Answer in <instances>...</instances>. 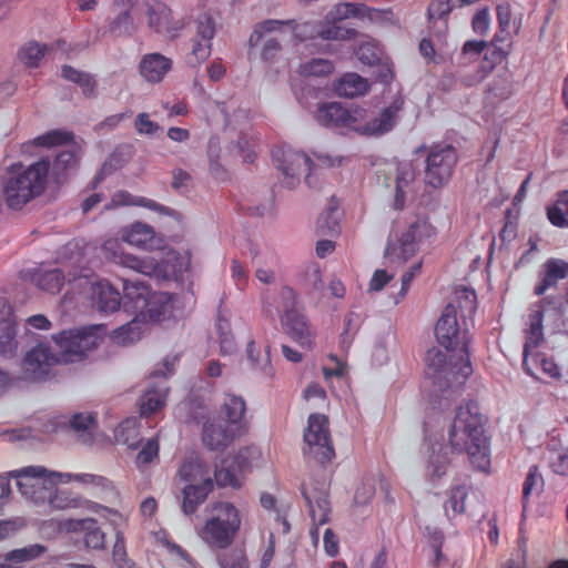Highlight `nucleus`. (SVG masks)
<instances>
[{"instance_id":"obj_1","label":"nucleus","mask_w":568,"mask_h":568,"mask_svg":"<svg viewBox=\"0 0 568 568\" xmlns=\"http://www.w3.org/2000/svg\"><path fill=\"white\" fill-rule=\"evenodd\" d=\"M102 329L103 327L99 325L62 331L52 335L57 349H53L47 341L38 342L22 358L21 367L26 378L43 381L49 376L53 366L81 361L85 357L87 351L98 347L97 332Z\"/></svg>"},{"instance_id":"obj_2","label":"nucleus","mask_w":568,"mask_h":568,"mask_svg":"<svg viewBox=\"0 0 568 568\" xmlns=\"http://www.w3.org/2000/svg\"><path fill=\"white\" fill-rule=\"evenodd\" d=\"M486 417L479 404L469 399L459 405L448 429V442L453 452L467 454L473 468L488 473L490 468V442L487 436Z\"/></svg>"},{"instance_id":"obj_3","label":"nucleus","mask_w":568,"mask_h":568,"mask_svg":"<svg viewBox=\"0 0 568 568\" xmlns=\"http://www.w3.org/2000/svg\"><path fill=\"white\" fill-rule=\"evenodd\" d=\"M50 161L40 159L23 170L11 171L0 182L7 205L22 209L28 202L41 195L45 189Z\"/></svg>"},{"instance_id":"obj_4","label":"nucleus","mask_w":568,"mask_h":568,"mask_svg":"<svg viewBox=\"0 0 568 568\" xmlns=\"http://www.w3.org/2000/svg\"><path fill=\"white\" fill-rule=\"evenodd\" d=\"M435 336L438 344L448 352L459 351L458 361L452 365V371L467 379L473 374L469 359L468 331L462 329L457 322L456 308L453 304L446 305L435 325Z\"/></svg>"},{"instance_id":"obj_5","label":"nucleus","mask_w":568,"mask_h":568,"mask_svg":"<svg viewBox=\"0 0 568 568\" xmlns=\"http://www.w3.org/2000/svg\"><path fill=\"white\" fill-rule=\"evenodd\" d=\"M240 510L229 501H217L212 516L205 521L200 537L213 549H226L235 540L241 528Z\"/></svg>"},{"instance_id":"obj_6","label":"nucleus","mask_w":568,"mask_h":568,"mask_svg":"<svg viewBox=\"0 0 568 568\" xmlns=\"http://www.w3.org/2000/svg\"><path fill=\"white\" fill-rule=\"evenodd\" d=\"M426 150L424 182L433 189H440L450 181L455 172L459 158L458 151L449 143L439 142L429 148L422 144L415 153L419 154Z\"/></svg>"},{"instance_id":"obj_7","label":"nucleus","mask_w":568,"mask_h":568,"mask_svg":"<svg viewBox=\"0 0 568 568\" xmlns=\"http://www.w3.org/2000/svg\"><path fill=\"white\" fill-rule=\"evenodd\" d=\"M33 144L42 148L72 144L71 149L61 151L50 164L52 178L57 183H63L70 171L78 168L81 159V148L74 143V134L68 130H51L33 140Z\"/></svg>"},{"instance_id":"obj_8","label":"nucleus","mask_w":568,"mask_h":568,"mask_svg":"<svg viewBox=\"0 0 568 568\" xmlns=\"http://www.w3.org/2000/svg\"><path fill=\"white\" fill-rule=\"evenodd\" d=\"M271 153L275 166L283 174V184L287 189L298 185L300 176L305 171H307L305 183L310 187L314 186L313 173L316 171V165L306 153L285 145L274 146Z\"/></svg>"},{"instance_id":"obj_9","label":"nucleus","mask_w":568,"mask_h":568,"mask_svg":"<svg viewBox=\"0 0 568 568\" xmlns=\"http://www.w3.org/2000/svg\"><path fill=\"white\" fill-rule=\"evenodd\" d=\"M560 303L555 296H545L529 307V314L526 322L527 328L525 329L526 341L524 344V359L523 369L529 376L535 377L534 369L529 365V356L531 349L539 347L544 337V317L547 311H552L556 315L559 314Z\"/></svg>"},{"instance_id":"obj_10","label":"nucleus","mask_w":568,"mask_h":568,"mask_svg":"<svg viewBox=\"0 0 568 568\" xmlns=\"http://www.w3.org/2000/svg\"><path fill=\"white\" fill-rule=\"evenodd\" d=\"M304 443L306 445L304 454L313 457L323 467L335 457L327 416L318 413L308 416Z\"/></svg>"},{"instance_id":"obj_11","label":"nucleus","mask_w":568,"mask_h":568,"mask_svg":"<svg viewBox=\"0 0 568 568\" xmlns=\"http://www.w3.org/2000/svg\"><path fill=\"white\" fill-rule=\"evenodd\" d=\"M286 26L294 30L296 28V21L293 19H266L255 23L247 41L248 55H251L253 50L263 41L261 48V59L265 62L275 61L280 55L283 47L276 37L267 36L274 32H281Z\"/></svg>"},{"instance_id":"obj_12","label":"nucleus","mask_w":568,"mask_h":568,"mask_svg":"<svg viewBox=\"0 0 568 568\" xmlns=\"http://www.w3.org/2000/svg\"><path fill=\"white\" fill-rule=\"evenodd\" d=\"M366 110L357 104L345 105L339 102L322 103L315 113V120L328 129H351L355 131L356 123L363 122Z\"/></svg>"},{"instance_id":"obj_13","label":"nucleus","mask_w":568,"mask_h":568,"mask_svg":"<svg viewBox=\"0 0 568 568\" xmlns=\"http://www.w3.org/2000/svg\"><path fill=\"white\" fill-rule=\"evenodd\" d=\"M251 468V448L242 447L239 452L225 457L215 466L214 480L219 487L240 489L244 483V475Z\"/></svg>"},{"instance_id":"obj_14","label":"nucleus","mask_w":568,"mask_h":568,"mask_svg":"<svg viewBox=\"0 0 568 568\" xmlns=\"http://www.w3.org/2000/svg\"><path fill=\"white\" fill-rule=\"evenodd\" d=\"M404 104V97L397 94L389 105L379 110L375 118L365 123H356L354 132L364 136H382L390 132L398 122Z\"/></svg>"},{"instance_id":"obj_15","label":"nucleus","mask_w":568,"mask_h":568,"mask_svg":"<svg viewBox=\"0 0 568 568\" xmlns=\"http://www.w3.org/2000/svg\"><path fill=\"white\" fill-rule=\"evenodd\" d=\"M145 14L149 28L159 34H166L174 39L183 30V19H174L172 10L162 1L144 0Z\"/></svg>"},{"instance_id":"obj_16","label":"nucleus","mask_w":568,"mask_h":568,"mask_svg":"<svg viewBox=\"0 0 568 568\" xmlns=\"http://www.w3.org/2000/svg\"><path fill=\"white\" fill-rule=\"evenodd\" d=\"M241 426H232L223 419H207L202 429L203 445L210 450H224L236 436L240 435Z\"/></svg>"},{"instance_id":"obj_17","label":"nucleus","mask_w":568,"mask_h":568,"mask_svg":"<svg viewBox=\"0 0 568 568\" xmlns=\"http://www.w3.org/2000/svg\"><path fill=\"white\" fill-rule=\"evenodd\" d=\"M136 0H115L110 7V14L105 22V33L113 37H130L135 32V24L131 10Z\"/></svg>"},{"instance_id":"obj_18","label":"nucleus","mask_w":568,"mask_h":568,"mask_svg":"<svg viewBox=\"0 0 568 568\" xmlns=\"http://www.w3.org/2000/svg\"><path fill=\"white\" fill-rule=\"evenodd\" d=\"M425 229V224L419 222L412 223L396 243L388 241L385 256H394L398 261L406 262L417 252V244L422 239V230Z\"/></svg>"},{"instance_id":"obj_19","label":"nucleus","mask_w":568,"mask_h":568,"mask_svg":"<svg viewBox=\"0 0 568 568\" xmlns=\"http://www.w3.org/2000/svg\"><path fill=\"white\" fill-rule=\"evenodd\" d=\"M18 327L12 307L6 303L0 310V356L13 358L18 351Z\"/></svg>"},{"instance_id":"obj_20","label":"nucleus","mask_w":568,"mask_h":568,"mask_svg":"<svg viewBox=\"0 0 568 568\" xmlns=\"http://www.w3.org/2000/svg\"><path fill=\"white\" fill-rule=\"evenodd\" d=\"M281 324L286 335H288L301 347L312 348L313 334L307 318L297 310H288L281 316Z\"/></svg>"},{"instance_id":"obj_21","label":"nucleus","mask_w":568,"mask_h":568,"mask_svg":"<svg viewBox=\"0 0 568 568\" xmlns=\"http://www.w3.org/2000/svg\"><path fill=\"white\" fill-rule=\"evenodd\" d=\"M568 276V263L560 258H549L538 273V282L534 287V294L542 296L550 288L557 286L560 280Z\"/></svg>"},{"instance_id":"obj_22","label":"nucleus","mask_w":568,"mask_h":568,"mask_svg":"<svg viewBox=\"0 0 568 568\" xmlns=\"http://www.w3.org/2000/svg\"><path fill=\"white\" fill-rule=\"evenodd\" d=\"M49 504L52 508L59 510L83 508L93 513H100V510H104L113 515H119L116 510L89 499H84L68 489H58L52 496H50Z\"/></svg>"},{"instance_id":"obj_23","label":"nucleus","mask_w":568,"mask_h":568,"mask_svg":"<svg viewBox=\"0 0 568 568\" xmlns=\"http://www.w3.org/2000/svg\"><path fill=\"white\" fill-rule=\"evenodd\" d=\"M151 294V287L144 282L124 280L122 307L125 312L134 313L139 317V312L145 308Z\"/></svg>"},{"instance_id":"obj_24","label":"nucleus","mask_w":568,"mask_h":568,"mask_svg":"<svg viewBox=\"0 0 568 568\" xmlns=\"http://www.w3.org/2000/svg\"><path fill=\"white\" fill-rule=\"evenodd\" d=\"M458 361V357L455 358V355H450L449 361H447L446 355L438 349L437 347H432L426 352L425 363L427 371H433V377H439L440 374H444L448 382L455 384H463L466 379H462L459 374H456L452 371V365H454Z\"/></svg>"},{"instance_id":"obj_25","label":"nucleus","mask_w":568,"mask_h":568,"mask_svg":"<svg viewBox=\"0 0 568 568\" xmlns=\"http://www.w3.org/2000/svg\"><path fill=\"white\" fill-rule=\"evenodd\" d=\"M92 300L97 310L101 313H114L122 306V296L106 281H99L92 287Z\"/></svg>"},{"instance_id":"obj_26","label":"nucleus","mask_w":568,"mask_h":568,"mask_svg":"<svg viewBox=\"0 0 568 568\" xmlns=\"http://www.w3.org/2000/svg\"><path fill=\"white\" fill-rule=\"evenodd\" d=\"M213 479L207 477L200 484L186 485L183 490L182 511L186 516L195 514L197 507L203 504L213 490Z\"/></svg>"},{"instance_id":"obj_27","label":"nucleus","mask_w":568,"mask_h":568,"mask_svg":"<svg viewBox=\"0 0 568 568\" xmlns=\"http://www.w3.org/2000/svg\"><path fill=\"white\" fill-rule=\"evenodd\" d=\"M172 68V60L161 53H148L140 62V73L149 82L159 83Z\"/></svg>"},{"instance_id":"obj_28","label":"nucleus","mask_w":568,"mask_h":568,"mask_svg":"<svg viewBox=\"0 0 568 568\" xmlns=\"http://www.w3.org/2000/svg\"><path fill=\"white\" fill-rule=\"evenodd\" d=\"M301 494L306 501L310 510V515L314 521H318L320 525L325 524L328 520V497L324 488H314L312 491L301 486Z\"/></svg>"},{"instance_id":"obj_29","label":"nucleus","mask_w":568,"mask_h":568,"mask_svg":"<svg viewBox=\"0 0 568 568\" xmlns=\"http://www.w3.org/2000/svg\"><path fill=\"white\" fill-rule=\"evenodd\" d=\"M45 474L47 469L44 467L29 466L17 470L13 476L17 478L20 493L27 498L34 499Z\"/></svg>"},{"instance_id":"obj_30","label":"nucleus","mask_w":568,"mask_h":568,"mask_svg":"<svg viewBox=\"0 0 568 568\" xmlns=\"http://www.w3.org/2000/svg\"><path fill=\"white\" fill-rule=\"evenodd\" d=\"M69 529L73 531H83V541L88 548L103 549L105 545V535L98 527V521L93 518L78 519L69 521Z\"/></svg>"},{"instance_id":"obj_31","label":"nucleus","mask_w":568,"mask_h":568,"mask_svg":"<svg viewBox=\"0 0 568 568\" xmlns=\"http://www.w3.org/2000/svg\"><path fill=\"white\" fill-rule=\"evenodd\" d=\"M172 311V295L166 292H152L148 305L139 312V316H148L153 322H161Z\"/></svg>"},{"instance_id":"obj_32","label":"nucleus","mask_w":568,"mask_h":568,"mask_svg":"<svg viewBox=\"0 0 568 568\" xmlns=\"http://www.w3.org/2000/svg\"><path fill=\"white\" fill-rule=\"evenodd\" d=\"M154 230L144 223L136 222L123 233L122 239L130 245L142 250H151L154 245Z\"/></svg>"},{"instance_id":"obj_33","label":"nucleus","mask_w":568,"mask_h":568,"mask_svg":"<svg viewBox=\"0 0 568 568\" xmlns=\"http://www.w3.org/2000/svg\"><path fill=\"white\" fill-rule=\"evenodd\" d=\"M95 426V417L92 414L78 413L69 420V428L84 444H91L93 442L92 430Z\"/></svg>"},{"instance_id":"obj_34","label":"nucleus","mask_w":568,"mask_h":568,"mask_svg":"<svg viewBox=\"0 0 568 568\" xmlns=\"http://www.w3.org/2000/svg\"><path fill=\"white\" fill-rule=\"evenodd\" d=\"M169 387L163 385L156 388H149L140 400V413L142 416H150L165 405Z\"/></svg>"},{"instance_id":"obj_35","label":"nucleus","mask_w":568,"mask_h":568,"mask_svg":"<svg viewBox=\"0 0 568 568\" xmlns=\"http://www.w3.org/2000/svg\"><path fill=\"white\" fill-rule=\"evenodd\" d=\"M368 89L369 85L367 80L357 73L344 74L336 85V91L338 94L346 98H354L365 94Z\"/></svg>"},{"instance_id":"obj_36","label":"nucleus","mask_w":568,"mask_h":568,"mask_svg":"<svg viewBox=\"0 0 568 568\" xmlns=\"http://www.w3.org/2000/svg\"><path fill=\"white\" fill-rule=\"evenodd\" d=\"M114 257L124 267L132 268L144 275H152L158 268L156 261L151 257H140L123 251L115 253Z\"/></svg>"},{"instance_id":"obj_37","label":"nucleus","mask_w":568,"mask_h":568,"mask_svg":"<svg viewBox=\"0 0 568 568\" xmlns=\"http://www.w3.org/2000/svg\"><path fill=\"white\" fill-rule=\"evenodd\" d=\"M468 496V489L465 485L453 486L447 491V499L444 503V510L449 519L455 518L465 511V500Z\"/></svg>"},{"instance_id":"obj_38","label":"nucleus","mask_w":568,"mask_h":568,"mask_svg":"<svg viewBox=\"0 0 568 568\" xmlns=\"http://www.w3.org/2000/svg\"><path fill=\"white\" fill-rule=\"evenodd\" d=\"M143 334V324L139 317H134L131 322L113 329L111 338L119 345L133 344L141 339Z\"/></svg>"},{"instance_id":"obj_39","label":"nucleus","mask_w":568,"mask_h":568,"mask_svg":"<svg viewBox=\"0 0 568 568\" xmlns=\"http://www.w3.org/2000/svg\"><path fill=\"white\" fill-rule=\"evenodd\" d=\"M64 274L60 268L39 271L33 276L36 285L51 294L59 293L64 284Z\"/></svg>"},{"instance_id":"obj_40","label":"nucleus","mask_w":568,"mask_h":568,"mask_svg":"<svg viewBox=\"0 0 568 568\" xmlns=\"http://www.w3.org/2000/svg\"><path fill=\"white\" fill-rule=\"evenodd\" d=\"M514 93V83L509 74L496 77L488 85L486 92L487 100L491 102H503L508 100Z\"/></svg>"},{"instance_id":"obj_41","label":"nucleus","mask_w":568,"mask_h":568,"mask_svg":"<svg viewBox=\"0 0 568 568\" xmlns=\"http://www.w3.org/2000/svg\"><path fill=\"white\" fill-rule=\"evenodd\" d=\"M222 412L225 415L224 422L232 426H241L240 423L246 412L245 400L241 396L227 394L223 403Z\"/></svg>"},{"instance_id":"obj_42","label":"nucleus","mask_w":568,"mask_h":568,"mask_svg":"<svg viewBox=\"0 0 568 568\" xmlns=\"http://www.w3.org/2000/svg\"><path fill=\"white\" fill-rule=\"evenodd\" d=\"M316 232L321 235H335L339 233L337 203L331 202L329 206L320 214L316 221Z\"/></svg>"},{"instance_id":"obj_43","label":"nucleus","mask_w":568,"mask_h":568,"mask_svg":"<svg viewBox=\"0 0 568 568\" xmlns=\"http://www.w3.org/2000/svg\"><path fill=\"white\" fill-rule=\"evenodd\" d=\"M48 51L47 44L29 41L18 51V59L28 68H38Z\"/></svg>"},{"instance_id":"obj_44","label":"nucleus","mask_w":568,"mask_h":568,"mask_svg":"<svg viewBox=\"0 0 568 568\" xmlns=\"http://www.w3.org/2000/svg\"><path fill=\"white\" fill-rule=\"evenodd\" d=\"M358 34L359 33L355 28H348L338 22H327V26H323L317 31V36L327 41L355 40Z\"/></svg>"},{"instance_id":"obj_45","label":"nucleus","mask_w":568,"mask_h":568,"mask_svg":"<svg viewBox=\"0 0 568 568\" xmlns=\"http://www.w3.org/2000/svg\"><path fill=\"white\" fill-rule=\"evenodd\" d=\"M542 489H544V478L539 474L538 466L532 465L529 467L528 474L523 484L521 504H523L524 510H526V508H527L530 496L539 495L542 491Z\"/></svg>"},{"instance_id":"obj_46","label":"nucleus","mask_w":568,"mask_h":568,"mask_svg":"<svg viewBox=\"0 0 568 568\" xmlns=\"http://www.w3.org/2000/svg\"><path fill=\"white\" fill-rule=\"evenodd\" d=\"M363 3L342 2L336 6L325 17L326 22H338L349 18L361 19Z\"/></svg>"},{"instance_id":"obj_47","label":"nucleus","mask_w":568,"mask_h":568,"mask_svg":"<svg viewBox=\"0 0 568 568\" xmlns=\"http://www.w3.org/2000/svg\"><path fill=\"white\" fill-rule=\"evenodd\" d=\"M450 465L447 448L440 446L437 452H433L429 457L427 470L432 479L444 476Z\"/></svg>"},{"instance_id":"obj_48","label":"nucleus","mask_w":568,"mask_h":568,"mask_svg":"<svg viewBox=\"0 0 568 568\" xmlns=\"http://www.w3.org/2000/svg\"><path fill=\"white\" fill-rule=\"evenodd\" d=\"M246 354L253 367L260 369L266 376L273 375V367L271 365L270 356V346L265 348V354L262 356L261 353L256 349L255 342L250 341L246 346Z\"/></svg>"},{"instance_id":"obj_49","label":"nucleus","mask_w":568,"mask_h":568,"mask_svg":"<svg viewBox=\"0 0 568 568\" xmlns=\"http://www.w3.org/2000/svg\"><path fill=\"white\" fill-rule=\"evenodd\" d=\"M211 51L212 42L194 38L192 43V50L186 55L187 65L195 68L199 64L203 63L210 58Z\"/></svg>"},{"instance_id":"obj_50","label":"nucleus","mask_w":568,"mask_h":568,"mask_svg":"<svg viewBox=\"0 0 568 568\" xmlns=\"http://www.w3.org/2000/svg\"><path fill=\"white\" fill-rule=\"evenodd\" d=\"M358 315L355 312H348L344 317V329L339 335L341 347L347 351L358 332Z\"/></svg>"},{"instance_id":"obj_51","label":"nucleus","mask_w":568,"mask_h":568,"mask_svg":"<svg viewBox=\"0 0 568 568\" xmlns=\"http://www.w3.org/2000/svg\"><path fill=\"white\" fill-rule=\"evenodd\" d=\"M44 551L41 545H33L20 549H14L6 554V560L9 562L21 564L38 558Z\"/></svg>"},{"instance_id":"obj_52","label":"nucleus","mask_w":568,"mask_h":568,"mask_svg":"<svg viewBox=\"0 0 568 568\" xmlns=\"http://www.w3.org/2000/svg\"><path fill=\"white\" fill-rule=\"evenodd\" d=\"M64 476L68 477V479L73 478L74 480H78L80 483L91 484L97 487H100L106 494L118 495L112 483L103 476L93 475V474H75V475L65 474Z\"/></svg>"},{"instance_id":"obj_53","label":"nucleus","mask_w":568,"mask_h":568,"mask_svg":"<svg viewBox=\"0 0 568 568\" xmlns=\"http://www.w3.org/2000/svg\"><path fill=\"white\" fill-rule=\"evenodd\" d=\"M112 558L118 568H138L135 562L128 557L124 538L120 531L116 532Z\"/></svg>"},{"instance_id":"obj_54","label":"nucleus","mask_w":568,"mask_h":568,"mask_svg":"<svg viewBox=\"0 0 568 568\" xmlns=\"http://www.w3.org/2000/svg\"><path fill=\"white\" fill-rule=\"evenodd\" d=\"M501 41H504L503 36L496 33L493 41L490 43L487 42V48L485 49V60L489 61L495 67L501 63L509 53L508 50L498 44Z\"/></svg>"},{"instance_id":"obj_55","label":"nucleus","mask_w":568,"mask_h":568,"mask_svg":"<svg viewBox=\"0 0 568 568\" xmlns=\"http://www.w3.org/2000/svg\"><path fill=\"white\" fill-rule=\"evenodd\" d=\"M334 71V63L327 59L314 58L303 65L306 75L325 77Z\"/></svg>"},{"instance_id":"obj_56","label":"nucleus","mask_w":568,"mask_h":568,"mask_svg":"<svg viewBox=\"0 0 568 568\" xmlns=\"http://www.w3.org/2000/svg\"><path fill=\"white\" fill-rule=\"evenodd\" d=\"M216 33V26L213 17L209 13H202L196 19L195 38L212 42Z\"/></svg>"},{"instance_id":"obj_57","label":"nucleus","mask_w":568,"mask_h":568,"mask_svg":"<svg viewBox=\"0 0 568 568\" xmlns=\"http://www.w3.org/2000/svg\"><path fill=\"white\" fill-rule=\"evenodd\" d=\"M454 8L456 7L453 0H434L427 8V18L429 21L446 20Z\"/></svg>"},{"instance_id":"obj_58","label":"nucleus","mask_w":568,"mask_h":568,"mask_svg":"<svg viewBox=\"0 0 568 568\" xmlns=\"http://www.w3.org/2000/svg\"><path fill=\"white\" fill-rule=\"evenodd\" d=\"M138 436H139V432L131 424L130 420H125V422L121 423L116 430L118 440L128 445L130 448L136 447V444L139 443Z\"/></svg>"},{"instance_id":"obj_59","label":"nucleus","mask_w":568,"mask_h":568,"mask_svg":"<svg viewBox=\"0 0 568 568\" xmlns=\"http://www.w3.org/2000/svg\"><path fill=\"white\" fill-rule=\"evenodd\" d=\"M134 129L139 134L149 136H153L162 130L156 122L150 120L149 114L145 112L136 115Z\"/></svg>"},{"instance_id":"obj_60","label":"nucleus","mask_w":568,"mask_h":568,"mask_svg":"<svg viewBox=\"0 0 568 568\" xmlns=\"http://www.w3.org/2000/svg\"><path fill=\"white\" fill-rule=\"evenodd\" d=\"M159 456V440L151 438L136 455V465L143 466L152 463Z\"/></svg>"},{"instance_id":"obj_61","label":"nucleus","mask_w":568,"mask_h":568,"mask_svg":"<svg viewBox=\"0 0 568 568\" xmlns=\"http://www.w3.org/2000/svg\"><path fill=\"white\" fill-rule=\"evenodd\" d=\"M393 18L392 9H375L363 3L361 19H367L373 23L388 22Z\"/></svg>"},{"instance_id":"obj_62","label":"nucleus","mask_w":568,"mask_h":568,"mask_svg":"<svg viewBox=\"0 0 568 568\" xmlns=\"http://www.w3.org/2000/svg\"><path fill=\"white\" fill-rule=\"evenodd\" d=\"M495 65L491 64L489 61L485 60L483 58V61L478 65V69L476 70V73L474 75H464L460 79V82L465 87H473L477 83H480L484 79L488 77V74L494 70Z\"/></svg>"},{"instance_id":"obj_63","label":"nucleus","mask_w":568,"mask_h":568,"mask_svg":"<svg viewBox=\"0 0 568 568\" xmlns=\"http://www.w3.org/2000/svg\"><path fill=\"white\" fill-rule=\"evenodd\" d=\"M416 179V171L410 163H400L396 168L395 184L408 187Z\"/></svg>"},{"instance_id":"obj_64","label":"nucleus","mask_w":568,"mask_h":568,"mask_svg":"<svg viewBox=\"0 0 568 568\" xmlns=\"http://www.w3.org/2000/svg\"><path fill=\"white\" fill-rule=\"evenodd\" d=\"M547 216L554 226L561 229L568 227V214L565 207L558 204V202L547 209Z\"/></svg>"}]
</instances>
